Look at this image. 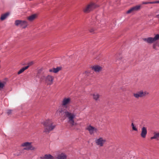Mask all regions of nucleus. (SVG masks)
Masks as SVG:
<instances>
[{"label": "nucleus", "instance_id": "3", "mask_svg": "<svg viewBox=\"0 0 159 159\" xmlns=\"http://www.w3.org/2000/svg\"><path fill=\"white\" fill-rule=\"evenodd\" d=\"M98 7L94 3L91 2L84 7L83 11L84 13H88Z\"/></svg>", "mask_w": 159, "mask_h": 159}, {"label": "nucleus", "instance_id": "30", "mask_svg": "<svg viewBox=\"0 0 159 159\" xmlns=\"http://www.w3.org/2000/svg\"><path fill=\"white\" fill-rule=\"evenodd\" d=\"M43 68H41L40 69H39L38 71V73H40L41 72L43 71Z\"/></svg>", "mask_w": 159, "mask_h": 159}, {"label": "nucleus", "instance_id": "2", "mask_svg": "<svg viewBox=\"0 0 159 159\" xmlns=\"http://www.w3.org/2000/svg\"><path fill=\"white\" fill-rule=\"evenodd\" d=\"M65 115L64 116L67 118L68 122L70 124L71 126H74L75 123L74 119L75 117V115L73 112H71L70 111H65Z\"/></svg>", "mask_w": 159, "mask_h": 159}, {"label": "nucleus", "instance_id": "4", "mask_svg": "<svg viewBox=\"0 0 159 159\" xmlns=\"http://www.w3.org/2000/svg\"><path fill=\"white\" fill-rule=\"evenodd\" d=\"M41 79L42 80L44 79L45 83L48 85H51L53 84L54 77L53 76L50 75L45 77L44 76L41 77Z\"/></svg>", "mask_w": 159, "mask_h": 159}, {"label": "nucleus", "instance_id": "20", "mask_svg": "<svg viewBox=\"0 0 159 159\" xmlns=\"http://www.w3.org/2000/svg\"><path fill=\"white\" fill-rule=\"evenodd\" d=\"M37 16L36 14H33L28 17L27 19L31 21L34 20L37 17Z\"/></svg>", "mask_w": 159, "mask_h": 159}, {"label": "nucleus", "instance_id": "14", "mask_svg": "<svg viewBox=\"0 0 159 159\" xmlns=\"http://www.w3.org/2000/svg\"><path fill=\"white\" fill-rule=\"evenodd\" d=\"M61 68L60 67H58L56 68H53L52 69H50L49 71L51 72H53L56 73L61 70Z\"/></svg>", "mask_w": 159, "mask_h": 159}, {"label": "nucleus", "instance_id": "10", "mask_svg": "<svg viewBox=\"0 0 159 159\" xmlns=\"http://www.w3.org/2000/svg\"><path fill=\"white\" fill-rule=\"evenodd\" d=\"M71 99L70 98H64L61 102V105L65 108H67L68 105L70 102Z\"/></svg>", "mask_w": 159, "mask_h": 159}, {"label": "nucleus", "instance_id": "13", "mask_svg": "<svg viewBox=\"0 0 159 159\" xmlns=\"http://www.w3.org/2000/svg\"><path fill=\"white\" fill-rule=\"evenodd\" d=\"M147 133V128L143 127L141 129V132L140 134L141 137L143 139H145Z\"/></svg>", "mask_w": 159, "mask_h": 159}, {"label": "nucleus", "instance_id": "32", "mask_svg": "<svg viewBox=\"0 0 159 159\" xmlns=\"http://www.w3.org/2000/svg\"><path fill=\"white\" fill-rule=\"evenodd\" d=\"M156 17L157 18H159V14L156 16Z\"/></svg>", "mask_w": 159, "mask_h": 159}, {"label": "nucleus", "instance_id": "31", "mask_svg": "<svg viewBox=\"0 0 159 159\" xmlns=\"http://www.w3.org/2000/svg\"><path fill=\"white\" fill-rule=\"evenodd\" d=\"M33 64V62H30L28 64V66H30L32 65Z\"/></svg>", "mask_w": 159, "mask_h": 159}, {"label": "nucleus", "instance_id": "6", "mask_svg": "<svg viewBox=\"0 0 159 159\" xmlns=\"http://www.w3.org/2000/svg\"><path fill=\"white\" fill-rule=\"evenodd\" d=\"M107 140L105 138L99 137L96 139L95 142L97 145L99 147H103L106 143Z\"/></svg>", "mask_w": 159, "mask_h": 159}, {"label": "nucleus", "instance_id": "17", "mask_svg": "<svg viewBox=\"0 0 159 159\" xmlns=\"http://www.w3.org/2000/svg\"><path fill=\"white\" fill-rule=\"evenodd\" d=\"M56 158L57 159H67V156L64 153H62L58 154Z\"/></svg>", "mask_w": 159, "mask_h": 159}, {"label": "nucleus", "instance_id": "25", "mask_svg": "<svg viewBox=\"0 0 159 159\" xmlns=\"http://www.w3.org/2000/svg\"><path fill=\"white\" fill-rule=\"evenodd\" d=\"M157 137H159L158 133H154V135L151 138V139H156Z\"/></svg>", "mask_w": 159, "mask_h": 159}, {"label": "nucleus", "instance_id": "16", "mask_svg": "<svg viewBox=\"0 0 159 159\" xmlns=\"http://www.w3.org/2000/svg\"><path fill=\"white\" fill-rule=\"evenodd\" d=\"M67 111V110L63 108H59L57 111V112L59 113L60 115H65V111Z\"/></svg>", "mask_w": 159, "mask_h": 159}, {"label": "nucleus", "instance_id": "9", "mask_svg": "<svg viewBox=\"0 0 159 159\" xmlns=\"http://www.w3.org/2000/svg\"><path fill=\"white\" fill-rule=\"evenodd\" d=\"M21 146L25 147L24 148V150H32L35 149V148L32 145L31 143L28 142L24 143L22 144Z\"/></svg>", "mask_w": 159, "mask_h": 159}, {"label": "nucleus", "instance_id": "15", "mask_svg": "<svg viewBox=\"0 0 159 159\" xmlns=\"http://www.w3.org/2000/svg\"><path fill=\"white\" fill-rule=\"evenodd\" d=\"M41 159H55L54 157L50 154H45L44 156L41 157Z\"/></svg>", "mask_w": 159, "mask_h": 159}, {"label": "nucleus", "instance_id": "28", "mask_svg": "<svg viewBox=\"0 0 159 159\" xmlns=\"http://www.w3.org/2000/svg\"><path fill=\"white\" fill-rule=\"evenodd\" d=\"M12 110H7V113L8 115H11V114Z\"/></svg>", "mask_w": 159, "mask_h": 159}, {"label": "nucleus", "instance_id": "5", "mask_svg": "<svg viewBox=\"0 0 159 159\" xmlns=\"http://www.w3.org/2000/svg\"><path fill=\"white\" fill-rule=\"evenodd\" d=\"M143 41L148 43L151 44L159 39V34H157L153 38L149 37L143 39Z\"/></svg>", "mask_w": 159, "mask_h": 159}, {"label": "nucleus", "instance_id": "22", "mask_svg": "<svg viewBox=\"0 0 159 159\" xmlns=\"http://www.w3.org/2000/svg\"><path fill=\"white\" fill-rule=\"evenodd\" d=\"M29 67V66H26L22 68V69H20L19 71L18 72L17 74L18 75H19L22 72H23L25 70L27 69Z\"/></svg>", "mask_w": 159, "mask_h": 159}, {"label": "nucleus", "instance_id": "12", "mask_svg": "<svg viewBox=\"0 0 159 159\" xmlns=\"http://www.w3.org/2000/svg\"><path fill=\"white\" fill-rule=\"evenodd\" d=\"M141 8V6L140 5H138L135 6L131 8L127 11V13L129 14L132 12L139 11Z\"/></svg>", "mask_w": 159, "mask_h": 159}, {"label": "nucleus", "instance_id": "23", "mask_svg": "<svg viewBox=\"0 0 159 159\" xmlns=\"http://www.w3.org/2000/svg\"><path fill=\"white\" fill-rule=\"evenodd\" d=\"M155 3H159V1H155L153 2H142V4H155Z\"/></svg>", "mask_w": 159, "mask_h": 159}, {"label": "nucleus", "instance_id": "24", "mask_svg": "<svg viewBox=\"0 0 159 159\" xmlns=\"http://www.w3.org/2000/svg\"><path fill=\"white\" fill-rule=\"evenodd\" d=\"M6 84V83L5 81H0V90L4 88Z\"/></svg>", "mask_w": 159, "mask_h": 159}, {"label": "nucleus", "instance_id": "26", "mask_svg": "<svg viewBox=\"0 0 159 159\" xmlns=\"http://www.w3.org/2000/svg\"><path fill=\"white\" fill-rule=\"evenodd\" d=\"M131 126V127H132V129L133 130L136 131H138L137 129L133 123H132Z\"/></svg>", "mask_w": 159, "mask_h": 159}, {"label": "nucleus", "instance_id": "21", "mask_svg": "<svg viewBox=\"0 0 159 159\" xmlns=\"http://www.w3.org/2000/svg\"><path fill=\"white\" fill-rule=\"evenodd\" d=\"M9 15V13L8 12H7L4 14L2 15L0 17V20H4L8 17Z\"/></svg>", "mask_w": 159, "mask_h": 159}, {"label": "nucleus", "instance_id": "18", "mask_svg": "<svg viewBox=\"0 0 159 159\" xmlns=\"http://www.w3.org/2000/svg\"><path fill=\"white\" fill-rule=\"evenodd\" d=\"M102 67L98 65L92 67V69L96 72H99L102 70Z\"/></svg>", "mask_w": 159, "mask_h": 159}, {"label": "nucleus", "instance_id": "19", "mask_svg": "<svg viewBox=\"0 0 159 159\" xmlns=\"http://www.w3.org/2000/svg\"><path fill=\"white\" fill-rule=\"evenodd\" d=\"M92 96L93 99L95 100H99V98L100 97V95L98 93H95L93 94Z\"/></svg>", "mask_w": 159, "mask_h": 159}, {"label": "nucleus", "instance_id": "29", "mask_svg": "<svg viewBox=\"0 0 159 159\" xmlns=\"http://www.w3.org/2000/svg\"><path fill=\"white\" fill-rule=\"evenodd\" d=\"M157 43L153 44V49L157 50Z\"/></svg>", "mask_w": 159, "mask_h": 159}, {"label": "nucleus", "instance_id": "11", "mask_svg": "<svg viewBox=\"0 0 159 159\" xmlns=\"http://www.w3.org/2000/svg\"><path fill=\"white\" fill-rule=\"evenodd\" d=\"M86 129L89 131L90 135H92L94 133H96L98 131V129L96 128L91 125L87 126Z\"/></svg>", "mask_w": 159, "mask_h": 159}, {"label": "nucleus", "instance_id": "27", "mask_svg": "<svg viewBox=\"0 0 159 159\" xmlns=\"http://www.w3.org/2000/svg\"><path fill=\"white\" fill-rule=\"evenodd\" d=\"M95 29L91 27L89 29V30L90 32L93 33Z\"/></svg>", "mask_w": 159, "mask_h": 159}, {"label": "nucleus", "instance_id": "1", "mask_svg": "<svg viewBox=\"0 0 159 159\" xmlns=\"http://www.w3.org/2000/svg\"><path fill=\"white\" fill-rule=\"evenodd\" d=\"M44 126V132L48 133L52 130L55 126L53 125V123L51 120H47L42 123Z\"/></svg>", "mask_w": 159, "mask_h": 159}, {"label": "nucleus", "instance_id": "8", "mask_svg": "<svg viewBox=\"0 0 159 159\" xmlns=\"http://www.w3.org/2000/svg\"><path fill=\"white\" fill-rule=\"evenodd\" d=\"M149 94V93L146 91H143V90H140L137 92L136 93L133 94L134 97L136 98H142L145 97Z\"/></svg>", "mask_w": 159, "mask_h": 159}, {"label": "nucleus", "instance_id": "7", "mask_svg": "<svg viewBox=\"0 0 159 159\" xmlns=\"http://www.w3.org/2000/svg\"><path fill=\"white\" fill-rule=\"evenodd\" d=\"M15 25L16 26H20L23 28H25L27 26V22L25 20H16L15 22Z\"/></svg>", "mask_w": 159, "mask_h": 159}]
</instances>
